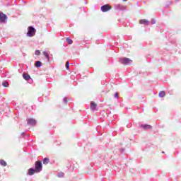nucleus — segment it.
<instances>
[{"instance_id": "14", "label": "nucleus", "mask_w": 181, "mask_h": 181, "mask_svg": "<svg viewBox=\"0 0 181 181\" xmlns=\"http://www.w3.org/2000/svg\"><path fill=\"white\" fill-rule=\"evenodd\" d=\"M66 42L68 45H73V40H71V39H70L69 37H66Z\"/></svg>"}, {"instance_id": "15", "label": "nucleus", "mask_w": 181, "mask_h": 181, "mask_svg": "<svg viewBox=\"0 0 181 181\" xmlns=\"http://www.w3.org/2000/svg\"><path fill=\"white\" fill-rule=\"evenodd\" d=\"M42 66V62L40 61H37L35 62V67H40Z\"/></svg>"}, {"instance_id": "18", "label": "nucleus", "mask_w": 181, "mask_h": 181, "mask_svg": "<svg viewBox=\"0 0 181 181\" xmlns=\"http://www.w3.org/2000/svg\"><path fill=\"white\" fill-rule=\"evenodd\" d=\"M2 86L4 87H9V83H8L6 81H4V82H2Z\"/></svg>"}, {"instance_id": "21", "label": "nucleus", "mask_w": 181, "mask_h": 181, "mask_svg": "<svg viewBox=\"0 0 181 181\" xmlns=\"http://www.w3.org/2000/svg\"><path fill=\"white\" fill-rule=\"evenodd\" d=\"M63 176H64V173H60L59 174V177H63Z\"/></svg>"}, {"instance_id": "13", "label": "nucleus", "mask_w": 181, "mask_h": 181, "mask_svg": "<svg viewBox=\"0 0 181 181\" xmlns=\"http://www.w3.org/2000/svg\"><path fill=\"white\" fill-rule=\"evenodd\" d=\"M0 165H1V166H6V165H7V163H6V162L4 160H0Z\"/></svg>"}, {"instance_id": "16", "label": "nucleus", "mask_w": 181, "mask_h": 181, "mask_svg": "<svg viewBox=\"0 0 181 181\" xmlns=\"http://www.w3.org/2000/svg\"><path fill=\"white\" fill-rule=\"evenodd\" d=\"M165 95H166V93H165V91H160L159 93V97L163 98L165 97Z\"/></svg>"}, {"instance_id": "2", "label": "nucleus", "mask_w": 181, "mask_h": 181, "mask_svg": "<svg viewBox=\"0 0 181 181\" xmlns=\"http://www.w3.org/2000/svg\"><path fill=\"white\" fill-rule=\"evenodd\" d=\"M28 30L27 36L28 37H33V36L36 35V29H35V28L30 26L28 27Z\"/></svg>"}, {"instance_id": "10", "label": "nucleus", "mask_w": 181, "mask_h": 181, "mask_svg": "<svg viewBox=\"0 0 181 181\" xmlns=\"http://www.w3.org/2000/svg\"><path fill=\"white\" fill-rule=\"evenodd\" d=\"M23 77L24 80L29 81L30 79V76L28 74H23Z\"/></svg>"}, {"instance_id": "11", "label": "nucleus", "mask_w": 181, "mask_h": 181, "mask_svg": "<svg viewBox=\"0 0 181 181\" xmlns=\"http://www.w3.org/2000/svg\"><path fill=\"white\" fill-rule=\"evenodd\" d=\"M141 127L144 128V129H151V128H152V126L149 124H144L141 125Z\"/></svg>"}, {"instance_id": "8", "label": "nucleus", "mask_w": 181, "mask_h": 181, "mask_svg": "<svg viewBox=\"0 0 181 181\" xmlns=\"http://www.w3.org/2000/svg\"><path fill=\"white\" fill-rule=\"evenodd\" d=\"M36 173V170L33 168H30L28 169V175L30 176H32V175H35Z\"/></svg>"}, {"instance_id": "23", "label": "nucleus", "mask_w": 181, "mask_h": 181, "mask_svg": "<svg viewBox=\"0 0 181 181\" xmlns=\"http://www.w3.org/2000/svg\"><path fill=\"white\" fill-rule=\"evenodd\" d=\"M122 1H123V2H127V0H122Z\"/></svg>"}, {"instance_id": "3", "label": "nucleus", "mask_w": 181, "mask_h": 181, "mask_svg": "<svg viewBox=\"0 0 181 181\" xmlns=\"http://www.w3.org/2000/svg\"><path fill=\"white\" fill-rule=\"evenodd\" d=\"M119 63H121V64H124V65H128V64H131V63H132V60L129 59V58H120L119 59Z\"/></svg>"}, {"instance_id": "4", "label": "nucleus", "mask_w": 181, "mask_h": 181, "mask_svg": "<svg viewBox=\"0 0 181 181\" xmlns=\"http://www.w3.org/2000/svg\"><path fill=\"white\" fill-rule=\"evenodd\" d=\"M111 9H112L111 6H110L108 4H105V5L101 6L102 12H108V11H111Z\"/></svg>"}, {"instance_id": "1", "label": "nucleus", "mask_w": 181, "mask_h": 181, "mask_svg": "<svg viewBox=\"0 0 181 181\" xmlns=\"http://www.w3.org/2000/svg\"><path fill=\"white\" fill-rule=\"evenodd\" d=\"M43 169V164L42 163V161L37 160L35 163V170L36 171V173H39L42 172V170Z\"/></svg>"}, {"instance_id": "22", "label": "nucleus", "mask_w": 181, "mask_h": 181, "mask_svg": "<svg viewBox=\"0 0 181 181\" xmlns=\"http://www.w3.org/2000/svg\"><path fill=\"white\" fill-rule=\"evenodd\" d=\"M118 98V93H116L115 94V98Z\"/></svg>"}, {"instance_id": "9", "label": "nucleus", "mask_w": 181, "mask_h": 181, "mask_svg": "<svg viewBox=\"0 0 181 181\" xmlns=\"http://www.w3.org/2000/svg\"><path fill=\"white\" fill-rule=\"evenodd\" d=\"M95 108H97V104L94 102H91L90 103V109L93 110V111H95Z\"/></svg>"}, {"instance_id": "12", "label": "nucleus", "mask_w": 181, "mask_h": 181, "mask_svg": "<svg viewBox=\"0 0 181 181\" xmlns=\"http://www.w3.org/2000/svg\"><path fill=\"white\" fill-rule=\"evenodd\" d=\"M49 162H50V160L48 158H45L43 159V163L44 165H47V163H49Z\"/></svg>"}, {"instance_id": "17", "label": "nucleus", "mask_w": 181, "mask_h": 181, "mask_svg": "<svg viewBox=\"0 0 181 181\" xmlns=\"http://www.w3.org/2000/svg\"><path fill=\"white\" fill-rule=\"evenodd\" d=\"M42 54H43L44 56L46 57V59H47V60H49V54H47L45 51H44V52H42Z\"/></svg>"}, {"instance_id": "5", "label": "nucleus", "mask_w": 181, "mask_h": 181, "mask_svg": "<svg viewBox=\"0 0 181 181\" xmlns=\"http://www.w3.org/2000/svg\"><path fill=\"white\" fill-rule=\"evenodd\" d=\"M7 16L6 14L1 13H0V22H5L6 21Z\"/></svg>"}, {"instance_id": "7", "label": "nucleus", "mask_w": 181, "mask_h": 181, "mask_svg": "<svg viewBox=\"0 0 181 181\" xmlns=\"http://www.w3.org/2000/svg\"><path fill=\"white\" fill-rule=\"evenodd\" d=\"M27 122L29 125H36V120L34 119H28Z\"/></svg>"}, {"instance_id": "19", "label": "nucleus", "mask_w": 181, "mask_h": 181, "mask_svg": "<svg viewBox=\"0 0 181 181\" xmlns=\"http://www.w3.org/2000/svg\"><path fill=\"white\" fill-rule=\"evenodd\" d=\"M40 54H41V52L39 50H36L35 52V56H40Z\"/></svg>"}, {"instance_id": "20", "label": "nucleus", "mask_w": 181, "mask_h": 181, "mask_svg": "<svg viewBox=\"0 0 181 181\" xmlns=\"http://www.w3.org/2000/svg\"><path fill=\"white\" fill-rule=\"evenodd\" d=\"M65 67H66V69L67 70H69V62H66Z\"/></svg>"}, {"instance_id": "6", "label": "nucleus", "mask_w": 181, "mask_h": 181, "mask_svg": "<svg viewBox=\"0 0 181 181\" xmlns=\"http://www.w3.org/2000/svg\"><path fill=\"white\" fill-rule=\"evenodd\" d=\"M140 25H145L146 26H148L149 25V21L146 19H142L139 21Z\"/></svg>"}]
</instances>
